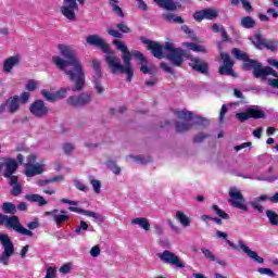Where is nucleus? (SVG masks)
Returning <instances> with one entry per match:
<instances>
[{
	"instance_id": "f257e3e1",
	"label": "nucleus",
	"mask_w": 278,
	"mask_h": 278,
	"mask_svg": "<svg viewBox=\"0 0 278 278\" xmlns=\"http://www.w3.org/2000/svg\"><path fill=\"white\" fill-rule=\"evenodd\" d=\"M58 49L64 58L61 55H52V62H54L56 68L63 71L74 86L72 90L78 92L86 86V73L84 66L77 56L75 49L71 45H58Z\"/></svg>"
},
{
	"instance_id": "f03ea898",
	"label": "nucleus",
	"mask_w": 278,
	"mask_h": 278,
	"mask_svg": "<svg viewBox=\"0 0 278 278\" xmlns=\"http://www.w3.org/2000/svg\"><path fill=\"white\" fill-rule=\"evenodd\" d=\"M113 45L122 52L124 64H122L119 55H116L115 51H111L110 45H108L109 50L104 51V60L112 73H125L127 81H131L134 77L132 53L124 40H113Z\"/></svg>"
},
{
	"instance_id": "7ed1b4c3",
	"label": "nucleus",
	"mask_w": 278,
	"mask_h": 278,
	"mask_svg": "<svg viewBox=\"0 0 278 278\" xmlns=\"http://www.w3.org/2000/svg\"><path fill=\"white\" fill-rule=\"evenodd\" d=\"M46 170L47 161L38 160L37 153H30L25 163L24 174L26 177H38V175H43Z\"/></svg>"
},
{
	"instance_id": "20e7f679",
	"label": "nucleus",
	"mask_w": 278,
	"mask_h": 278,
	"mask_svg": "<svg viewBox=\"0 0 278 278\" xmlns=\"http://www.w3.org/2000/svg\"><path fill=\"white\" fill-rule=\"evenodd\" d=\"M217 237L219 239H227V243L228 245H230V248H232V250H240L247 254L250 258H252L253 261H255V263H261L263 264L265 261L263 258V256H260V254L257 252H255L254 250H251V248H249V245H247V243H244V241L240 240L238 241V245L236 243H233V241H230L228 239V235L227 232H223V230H217L216 232Z\"/></svg>"
},
{
	"instance_id": "39448f33",
	"label": "nucleus",
	"mask_w": 278,
	"mask_h": 278,
	"mask_svg": "<svg viewBox=\"0 0 278 278\" xmlns=\"http://www.w3.org/2000/svg\"><path fill=\"white\" fill-rule=\"evenodd\" d=\"M164 49L166 51V58L169 60L173 66H181L187 58V51L180 47H175L174 42H165Z\"/></svg>"
},
{
	"instance_id": "423d86ee",
	"label": "nucleus",
	"mask_w": 278,
	"mask_h": 278,
	"mask_svg": "<svg viewBox=\"0 0 278 278\" xmlns=\"http://www.w3.org/2000/svg\"><path fill=\"white\" fill-rule=\"evenodd\" d=\"M0 224H4L7 228H13V230L21 235H26V237H34V232H30L28 228L22 226L17 215L9 216L0 213Z\"/></svg>"
},
{
	"instance_id": "0eeeda50",
	"label": "nucleus",
	"mask_w": 278,
	"mask_h": 278,
	"mask_svg": "<svg viewBox=\"0 0 278 278\" xmlns=\"http://www.w3.org/2000/svg\"><path fill=\"white\" fill-rule=\"evenodd\" d=\"M243 67L247 68L248 71L253 68L254 76L261 77L262 79H266V77L268 75L277 76V73H275V71H273V68H270V66L263 67L262 64H260V62H257L256 60H249L247 58V53H245V60L243 63Z\"/></svg>"
},
{
	"instance_id": "6e6552de",
	"label": "nucleus",
	"mask_w": 278,
	"mask_h": 278,
	"mask_svg": "<svg viewBox=\"0 0 278 278\" xmlns=\"http://www.w3.org/2000/svg\"><path fill=\"white\" fill-rule=\"evenodd\" d=\"M0 242L4 248L2 254H0V263L9 265L11 256L14 254V243L9 235L0 233Z\"/></svg>"
},
{
	"instance_id": "1a4fd4ad",
	"label": "nucleus",
	"mask_w": 278,
	"mask_h": 278,
	"mask_svg": "<svg viewBox=\"0 0 278 278\" xmlns=\"http://www.w3.org/2000/svg\"><path fill=\"white\" fill-rule=\"evenodd\" d=\"M175 114L179 121H182V123H176V131L184 132L191 129V121L193 118L192 112H189V110H177Z\"/></svg>"
},
{
	"instance_id": "9d476101",
	"label": "nucleus",
	"mask_w": 278,
	"mask_h": 278,
	"mask_svg": "<svg viewBox=\"0 0 278 278\" xmlns=\"http://www.w3.org/2000/svg\"><path fill=\"white\" fill-rule=\"evenodd\" d=\"M229 202L232 206L237 208H241L242 211H249V206L247 204V200L240 189L238 187H230L229 190Z\"/></svg>"
},
{
	"instance_id": "9b49d317",
	"label": "nucleus",
	"mask_w": 278,
	"mask_h": 278,
	"mask_svg": "<svg viewBox=\"0 0 278 278\" xmlns=\"http://www.w3.org/2000/svg\"><path fill=\"white\" fill-rule=\"evenodd\" d=\"M157 256L167 265H173L174 267H178L180 269L186 267V263H184V261H181V258L177 256L175 252H170V250H164V252H160Z\"/></svg>"
},
{
	"instance_id": "f8f14e48",
	"label": "nucleus",
	"mask_w": 278,
	"mask_h": 278,
	"mask_svg": "<svg viewBox=\"0 0 278 278\" xmlns=\"http://www.w3.org/2000/svg\"><path fill=\"white\" fill-rule=\"evenodd\" d=\"M92 101L91 92H80L77 97L71 96L66 99L67 105L72 108H85Z\"/></svg>"
},
{
	"instance_id": "ddd939ff",
	"label": "nucleus",
	"mask_w": 278,
	"mask_h": 278,
	"mask_svg": "<svg viewBox=\"0 0 278 278\" xmlns=\"http://www.w3.org/2000/svg\"><path fill=\"white\" fill-rule=\"evenodd\" d=\"M3 170V177L12 178L14 177L16 170H18V163L12 157H4L0 161V173Z\"/></svg>"
},
{
	"instance_id": "4468645a",
	"label": "nucleus",
	"mask_w": 278,
	"mask_h": 278,
	"mask_svg": "<svg viewBox=\"0 0 278 278\" xmlns=\"http://www.w3.org/2000/svg\"><path fill=\"white\" fill-rule=\"evenodd\" d=\"M7 110L10 114H16L18 110H21V101L18 94H13V97H9L4 103L0 105V114H4Z\"/></svg>"
},
{
	"instance_id": "2eb2a0df",
	"label": "nucleus",
	"mask_w": 278,
	"mask_h": 278,
	"mask_svg": "<svg viewBox=\"0 0 278 278\" xmlns=\"http://www.w3.org/2000/svg\"><path fill=\"white\" fill-rule=\"evenodd\" d=\"M29 112L36 118H45L49 114V108L46 105L45 101L37 99L29 105Z\"/></svg>"
},
{
	"instance_id": "dca6fc26",
	"label": "nucleus",
	"mask_w": 278,
	"mask_h": 278,
	"mask_svg": "<svg viewBox=\"0 0 278 278\" xmlns=\"http://www.w3.org/2000/svg\"><path fill=\"white\" fill-rule=\"evenodd\" d=\"M78 8L77 0H64L61 7V13L68 18V21H76V10H78Z\"/></svg>"
},
{
	"instance_id": "f3484780",
	"label": "nucleus",
	"mask_w": 278,
	"mask_h": 278,
	"mask_svg": "<svg viewBox=\"0 0 278 278\" xmlns=\"http://www.w3.org/2000/svg\"><path fill=\"white\" fill-rule=\"evenodd\" d=\"M45 215L52 217L54 224L59 227L70 219V215L65 208H53L52 211H46Z\"/></svg>"
},
{
	"instance_id": "a211bd4d",
	"label": "nucleus",
	"mask_w": 278,
	"mask_h": 278,
	"mask_svg": "<svg viewBox=\"0 0 278 278\" xmlns=\"http://www.w3.org/2000/svg\"><path fill=\"white\" fill-rule=\"evenodd\" d=\"M264 116H265V114H264L263 110H261L257 106L250 108L249 110H247V112H238L236 114V117L241 123L249 121V118H264Z\"/></svg>"
},
{
	"instance_id": "6ab92c4d",
	"label": "nucleus",
	"mask_w": 278,
	"mask_h": 278,
	"mask_svg": "<svg viewBox=\"0 0 278 278\" xmlns=\"http://www.w3.org/2000/svg\"><path fill=\"white\" fill-rule=\"evenodd\" d=\"M220 58L223 60V64L219 68L220 75H231V77H237V74L233 71V60H231L228 53H220Z\"/></svg>"
},
{
	"instance_id": "aec40b11",
	"label": "nucleus",
	"mask_w": 278,
	"mask_h": 278,
	"mask_svg": "<svg viewBox=\"0 0 278 278\" xmlns=\"http://www.w3.org/2000/svg\"><path fill=\"white\" fill-rule=\"evenodd\" d=\"M132 55H135V58L139 60L140 71L142 73L147 74L152 73V71H154V64H152V62H149L148 58H146V55H143L141 51L135 50L132 51Z\"/></svg>"
},
{
	"instance_id": "412c9836",
	"label": "nucleus",
	"mask_w": 278,
	"mask_h": 278,
	"mask_svg": "<svg viewBox=\"0 0 278 278\" xmlns=\"http://www.w3.org/2000/svg\"><path fill=\"white\" fill-rule=\"evenodd\" d=\"M86 42L99 47L104 53L110 50L109 42H106L102 36H99V34H89V36L86 37Z\"/></svg>"
},
{
	"instance_id": "4be33fe9",
	"label": "nucleus",
	"mask_w": 278,
	"mask_h": 278,
	"mask_svg": "<svg viewBox=\"0 0 278 278\" xmlns=\"http://www.w3.org/2000/svg\"><path fill=\"white\" fill-rule=\"evenodd\" d=\"M253 43L255 47H257V49H263V47H267V49L271 50L277 49L276 40H266L265 38H262L261 34L254 35Z\"/></svg>"
},
{
	"instance_id": "5701e85b",
	"label": "nucleus",
	"mask_w": 278,
	"mask_h": 278,
	"mask_svg": "<svg viewBox=\"0 0 278 278\" xmlns=\"http://www.w3.org/2000/svg\"><path fill=\"white\" fill-rule=\"evenodd\" d=\"M218 11L216 9H202V11H197L193 17L195 21H203V18H208V21H213V18H217Z\"/></svg>"
},
{
	"instance_id": "b1692460",
	"label": "nucleus",
	"mask_w": 278,
	"mask_h": 278,
	"mask_svg": "<svg viewBox=\"0 0 278 278\" xmlns=\"http://www.w3.org/2000/svg\"><path fill=\"white\" fill-rule=\"evenodd\" d=\"M189 65L199 73H207L208 70L207 62H203L200 58H190Z\"/></svg>"
},
{
	"instance_id": "393cba45",
	"label": "nucleus",
	"mask_w": 278,
	"mask_h": 278,
	"mask_svg": "<svg viewBox=\"0 0 278 278\" xmlns=\"http://www.w3.org/2000/svg\"><path fill=\"white\" fill-rule=\"evenodd\" d=\"M166 43L160 45V42L152 41L149 47L151 48V52L155 58L162 59L166 56Z\"/></svg>"
},
{
	"instance_id": "a878e982",
	"label": "nucleus",
	"mask_w": 278,
	"mask_h": 278,
	"mask_svg": "<svg viewBox=\"0 0 278 278\" xmlns=\"http://www.w3.org/2000/svg\"><path fill=\"white\" fill-rule=\"evenodd\" d=\"M21 55H11V58H7L3 62V71L4 73H12V68L20 64Z\"/></svg>"
},
{
	"instance_id": "bb28decb",
	"label": "nucleus",
	"mask_w": 278,
	"mask_h": 278,
	"mask_svg": "<svg viewBox=\"0 0 278 278\" xmlns=\"http://www.w3.org/2000/svg\"><path fill=\"white\" fill-rule=\"evenodd\" d=\"M176 219L182 226V228H188L192 224L191 217L187 215L184 211H176Z\"/></svg>"
},
{
	"instance_id": "cd10ccee",
	"label": "nucleus",
	"mask_w": 278,
	"mask_h": 278,
	"mask_svg": "<svg viewBox=\"0 0 278 278\" xmlns=\"http://www.w3.org/2000/svg\"><path fill=\"white\" fill-rule=\"evenodd\" d=\"M68 210L74 213H83V215H88L89 217H93V219H100L102 217V215L94 211H86V208H79L78 206H68Z\"/></svg>"
},
{
	"instance_id": "c85d7f7f",
	"label": "nucleus",
	"mask_w": 278,
	"mask_h": 278,
	"mask_svg": "<svg viewBox=\"0 0 278 278\" xmlns=\"http://www.w3.org/2000/svg\"><path fill=\"white\" fill-rule=\"evenodd\" d=\"M9 184L12 186V191L11 193L13 195H18L20 193H22V187L18 182V176H11L10 180H9Z\"/></svg>"
},
{
	"instance_id": "c756f323",
	"label": "nucleus",
	"mask_w": 278,
	"mask_h": 278,
	"mask_svg": "<svg viewBox=\"0 0 278 278\" xmlns=\"http://www.w3.org/2000/svg\"><path fill=\"white\" fill-rule=\"evenodd\" d=\"M132 225L140 226L143 230H150L151 224L147 217H135L131 219Z\"/></svg>"
},
{
	"instance_id": "7c9ffc66",
	"label": "nucleus",
	"mask_w": 278,
	"mask_h": 278,
	"mask_svg": "<svg viewBox=\"0 0 278 278\" xmlns=\"http://www.w3.org/2000/svg\"><path fill=\"white\" fill-rule=\"evenodd\" d=\"M92 64H93V70H94V76H93V83L94 86L97 85V79H101V77L103 76V73L101 71V64H102V60H92Z\"/></svg>"
},
{
	"instance_id": "2f4dec72",
	"label": "nucleus",
	"mask_w": 278,
	"mask_h": 278,
	"mask_svg": "<svg viewBox=\"0 0 278 278\" xmlns=\"http://www.w3.org/2000/svg\"><path fill=\"white\" fill-rule=\"evenodd\" d=\"M268 200V195H258L254 200L250 201L251 206L256 208L260 213H263L264 206L261 204L262 201Z\"/></svg>"
},
{
	"instance_id": "473e14b6",
	"label": "nucleus",
	"mask_w": 278,
	"mask_h": 278,
	"mask_svg": "<svg viewBox=\"0 0 278 278\" xmlns=\"http://www.w3.org/2000/svg\"><path fill=\"white\" fill-rule=\"evenodd\" d=\"M160 8H165V10H177V4H175L174 0H152Z\"/></svg>"
},
{
	"instance_id": "72a5a7b5",
	"label": "nucleus",
	"mask_w": 278,
	"mask_h": 278,
	"mask_svg": "<svg viewBox=\"0 0 278 278\" xmlns=\"http://www.w3.org/2000/svg\"><path fill=\"white\" fill-rule=\"evenodd\" d=\"M126 161L135 162V164H149L151 162L150 157H144V155H128Z\"/></svg>"
},
{
	"instance_id": "f704fd0d",
	"label": "nucleus",
	"mask_w": 278,
	"mask_h": 278,
	"mask_svg": "<svg viewBox=\"0 0 278 278\" xmlns=\"http://www.w3.org/2000/svg\"><path fill=\"white\" fill-rule=\"evenodd\" d=\"M27 200H30L31 202H38L39 206H45L48 204V201L45 200L43 195H40L39 193H29L26 195Z\"/></svg>"
},
{
	"instance_id": "c9c22d12",
	"label": "nucleus",
	"mask_w": 278,
	"mask_h": 278,
	"mask_svg": "<svg viewBox=\"0 0 278 278\" xmlns=\"http://www.w3.org/2000/svg\"><path fill=\"white\" fill-rule=\"evenodd\" d=\"M184 47H187L188 49H191L192 51H202V52H206L207 49L206 47H204V45H200L198 42H184L182 43Z\"/></svg>"
},
{
	"instance_id": "e433bc0d",
	"label": "nucleus",
	"mask_w": 278,
	"mask_h": 278,
	"mask_svg": "<svg viewBox=\"0 0 278 278\" xmlns=\"http://www.w3.org/2000/svg\"><path fill=\"white\" fill-rule=\"evenodd\" d=\"M89 181L92 186V189L94 193H101L102 191V182L98 178H94V176H89Z\"/></svg>"
},
{
	"instance_id": "4c0bfd02",
	"label": "nucleus",
	"mask_w": 278,
	"mask_h": 278,
	"mask_svg": "<svg viewBox=\"0 0 278 278\" xmlns=\"http://www.w3.org/2000/svg\"><path fill=\"white\" fill-rule=\"evenodd\" d=\"M265 213L266 216L268 217L269 223L273 226H278V213H276V211H273L271 208H267Z\"/></svg>"
},
{
	"instance_id": "58836bf2",
	"label": "nucleus",
	"mask_w": 278,
	"mask_h": 278,
	"mask_svg": "<svg viewBox=\"0 0 278 278\" xmlns=\"http://www.w3.org/2000/svg\"><path fill=\"white\" fill-rule=\"evenodd\" d=\"M163 18H165V21H168L169 23H185V20H182V17H179V15H175V13H165V15H163Z\"/></svg>"
},
{
	"instance_id": "ea45409f",
	"label": "nucleus",
	"mask_w": 278,
	"mask_h": 278,
	"mask_svg": "<svg viewBox=\"0 0 278 278\" xmlns=\"http://www.w3.org/2000/svg\"><path fill=\"white\" fill-rule=\"evenodd\" d=\"M106 166L114 175H121L122 167H119L115 161H108Z\"/></svg>"
},
{
	"instance_id": "a19ab883",
	"label": "nucleus",
	"mask_w": 278,
	"mask_h": 278,
	"mask_svg": "<svg viewBox=\"0 0 278 278\" xmlns=\"http://www.w3.org/2000/svg\"><path fill=\"white\" fill-rule=\"evenodd\" d=\"M38 86H39V81H37V79H28L25 88L30 93L31 91L37 90Z\"/></svg>"
},
{
	"instance_id": "79ce46f5",
	"label": "nucleus",
	"mask_w": 278,
	"mask_h": 278,
	"mask_svg": "<svg viewBox=\"0 0 278 278\" xmlns=\"http://www.w3.org/2000/svg\"><path fill=\"white\" fill-rule=\"evenodd\" d=\"M2 208L4 213H16V206L12 202H3Z\"/></svg>"
},
{
	"instance_id": "37998d69",
	"label": "nucleus",
	"mask_w": 278,
	"mask_h": 278,
	"mask_svg": "<svg viewBox=\"0 0 278 278\" xmlns=\"http://www.w3.org/2000/svg\"><path fill=\"white\" fill-rule=\"evenodd\" d=\"M70 88H59L55 92V101H60L61 99H65Z\"/></svg>"
},
{
	"instance_id": "c03bdc74",
	"label": "nucleus",
	"mask_w": 278,
	"mask_h": 278,
	"mask_svg": "<svg viewBox=\"0 0 278 278\" xmlns=\"http://www.w3.org/2000/svg\"><path fill=\"white\" fill-rule=\"evenodd\" d=\"M89 226L87 222L81 220L79 226H77L75 232L76 235H83L84 232H86V230H88Z\"/></svg>"
},
{
	"instance_id": "a18cd8bd",
	"label": "nucleus",
	"mask_w": 278,
	"mask_h": 278,
	"mask_svg": "<svg viewBox=\"0 0 278 278\" xmlns=\"http://www.w3.org/2000/svg\"><path fill=\"white\" fill-rule=\"evenodd\" d=\"M110 3H111V7L113 8L115 14H117V16H124L123 9H121V7H118L117 0H110Z\"/></svg>"
},
{
	"instance_id": "49530a36",
	"label": "nucleus",
	"mask_w": 278,
	"mask_h": 278,
	"mask_svg": "<svg viewBox=\"0 0 278 278\" xmlns=\"http://www.w3.org/2000/svg\"><path fill=\"white\" fill-rule=\"evenodd\" d=\"M73 267H74L73 263H64V265H62V267L59 268V273L71 274Z\"/></svg>"
},
{
	"instance_id": "de8ad7c7",
	"label": "nucleus",
	"mask_w": 278,
	"mask_h": 278,
	"mask_svg": "<svg viewBox=\"0 0 278 278\" xmlns=\"http://www.w3.org/2000/svg\"><path fill=\"white\" fill-rule=\"evenodd\" d=\"M258 274H261L262 276L266 275V276H270L271 278H274L276 276L275 271H273V269L268 268V267H260L257 269Z\"/></svg>"
},
{
	"instance_id": "09e8293b",
	"label": "nucleus",
	"mask_w": 278,
	"mask_h": 278,
	"mask_svg": "<svg viewBox=\"0 0 278 278\" xmlns=\"http://www.w3.org/2000/svg\"><path fill=\"white\" fill-rule=\"evenodd\" d=\"M212 208H213V211H215V213H217V215H219V217H223L224 219L229 218L228 213H225V211L219 208V206L217 204H213Z\"/></svg>"
},
{
	"instance_id": "8fccbe9b",
	"label": "nucleus",
	"mask_w": 278,
	"mask_h": 278,
	"mask_svg": "<svg viewBox=\"0 0 278 278\" xmlns=\"http://www.w3.org/2000/svg\"><path fill=\"white\" fill-rule=\"evenodd\" d=\"M41 94L46 98L47 101H55V92H50V90H41Z\"/></svg>"
},
{
	"instance_id": "3c124183",
	"label": "nucleus",
	"mask_w": 278,
	"mask_h": 278,
	"mask_svg": "<svg viewBox=\"0 0 278 278\" xmlns=\"http://www.w3.org/2000/svg\"><path fill=\"white\" fill-rule=\"evenodd\" d=\"M202 254H204V256L208 258V261H216L215 254L212 252V250H208L207 248H202Z\"/></svg>"
},
{
	"instance_id": "603ef678",
	"label": "nucleus",
	"mask_w": 278,
	"mask_h": 278,
	"mask_svg": "<svg viewBox=\"0 0 278 278\" xmlns=\"http://www.w3.org/2000/svg\"><path fill=\"white\" fill-rule=\"evenodd\" d=\"M241 25H243V27H254L255 21L253 17H242Z\"/></svg>"
},
{
	"instance_id": "864d4df0",
	"label": "nucleus",
	"mask_w": 278,
	"mask_h": 278,
	"mask_svg": "<svg viewBox=\"0 0 278 278\" xmlns=\"http://www.w3.org/2000/svg\"><path fill=\"white\" fill-rule=\"evenodd\" d=\"M58 267H48L45 278H56Z\"/></svg>"
},
{
	"instance_id": "5fc2aeb1",
	"label": "nucleus",
	"mask_w": 278,
	"mask_h": 278,
	"mask_svg": "<svg viewBox=\"0 0 278 278\" xmlns=\"http://www.w3.org/2000/svg\"><path fill=\"white\" fill-rule=\"evenodd\" d=\"M108 33L111 36H114L115 40H119V38L123 36L122 31H118V29H115L114 27H108Z\"/></svg>"
},
{
	"instance_id": "6e6d98bb",
	"label": "nucleus",
	"mask_w": 278,
	"mask_h": 278,
	"mask_svg": "<svg viewBox=\"0 0 278 278\" xmlns=\"http://www.w3.org/2000/svg\"><path fill=\"white\" fill-rule=\"evenodd\" d=\"M232 53L235 55V58H238L239 60H247V53H244V51H241L240 49H232Z\"/></svg>"
},
{
	"instance_id": "4d7b16f0",
	"label": "nucleus",
	"mask_w": 278,
	"mask_h": 278,
	"mask_svg": "<svg viewBox=\"0 0 278 278\" xmlns=\"http://www.w3.org/2000/svg\"><path fill=\"white\" fill-rule=\"evenodd\" d=\"M94 90L98 92V94H103V92L105 91L101 79H96Z\"/></svg>"
},
{
	"instance_id": "13d9d810",
	"label": "nucleus",
	"mask_w": 278,
	"mask_h": 278,
	"mask_svg": "<svg viewBox=\"0 0 278 278\" xmlns=\"http://www.w3.org/2000/svg\"><path fill=\"white\" fill-rule=\"evenodd\" d=\"M116 27L124 33L131 31L130 27L127 25L125 21H121V23H117Z\"/></svg>"
},
{
	"instance_id": "bf43d9fd",
	"label": "nucleus",
	"mask_w": 278,
	"mask_h": 278,
	"mask_svg": "<svg viewBox=\"0 0 278 278\" xmlns=\"http://www.w3.org/2000/svg\"><path fill=\"white\" fill-rule=\"evenodd\" d=\"M74 186L80 191H88L89 189L88 185H85L81 180H74Z\"/></svg>"
},
{
	"instance_id": "052dcab7",
	"label": "nucleus",
	"mask_w": 278,
	"mask_h": 278,
	"mask_svg": "<svg viewBox=\"0 0 278 278\" xmlns=\"http://www.w3.org/2000/svg\"><path fill=\"white\" fill-rule=\"evenodd\" d=\"M63 151L66 155H71V153L75 151V147L74 144H71V143L63 144Z\"/></svg>"
},
{
	"instance_id": "680f3d73",
	"label": "nucleus",
	"mask_w": 278,
	"mask_h": 278,
	"mask_svg": "<svg viewBox=\"0 0 278 278\" xmlns=\"http://www.w3.org/2000/svg\"><path fill=\"white\" fill-rule=\"evenodd\" d=\"M181 29H182V31H185V34H188V36H190V38H195V34H194L193 29H190L189 25H181Z\"/></svg>"
},
{
	"instance_id": "e2e57ef3",
	"label": "nucleus",
	"mask_w": 278,
	"mask_h": 278,
	"mask_svg": "<svg viewBox=\"0 0 278 278\" xmlns=\"http://www.w3.org/2000/svg\"><path fill=\"white\" fill-rule=\"evenodd\" d=\"M90 254L93 258H97V256L101 254V248H99V245H93L90 250Z\"/></svg>"
},
{
	"instance_id": "0e129e2a",
	"label": "nucleus",
	"mask_w": 278,
	"mask_h": 278,
	"mask_svg": "<svg viewBox=\"0 0 278 278\" xmlns=\"http://www.w3.org/2000/svg\"><path fill=\"white\" fill-rule=\"evenodd\" d=\"M30 99V92H22V94H20V101L21 103H28Z\"/></svg>"
},
{
	"instance_id": "69168bd1",
	"label": "nucleus",
	"mask_w": 278,
	"mask_h": 278,
	"mask_svg": "<svg viewBox=\"0 0 278 278\" xmlns=\"http://www.w3.org/2000/svg\"><path fill=\"white\" fill-rule=\"evenodd\" d=\"M60 202L64 204H70L71 206H77L78 202L76 200H70L68 198H61Z\"/></svg>"
},
{
	"instance_id": "338daca9",
	"label": "nucleus",
	"mask_w": 278,
	"mask_h": 278,
	"mask_svg": "<svg viewBox=\"0 0 278 278\" xmlns=\"http://www.w3.org/2000/svg\"><path fill=\"white\" fill-rule=\"evenodd\" d=\"M227 112H228L227 105H223V108L220 110V114H219V122L220 123H224V118H225Z\"/></svg>"
},
{
	"instance_id": "774afa93",
	"label": "nucleus",
	"mask_w": 278,
	"mask_h": 278,
	"mask_svg": "<svg viewBox=\"0 0 278 278\" xmlns=\"http://www.w3.org/2000/svg\"><path fill=\"white\" fill-rule=\"evenodd\" d=\"M136 2L140 10H148V4L144 0H136Z\"/></svg>"
}]
</instances>
